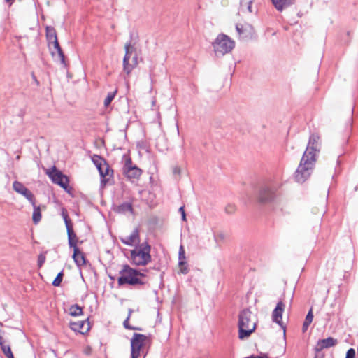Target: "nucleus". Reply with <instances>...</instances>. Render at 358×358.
<instances>
[{
	"mask_svg": "<svg viewBox=\"0 0 358 358\" xmlns=\"http://www.w3.org/2000/svg\"><path fill=\"white\" fill-rule=\"evenodd\" d=\"M320 136L317 134L310 136L307 148L295 172V179L299 183L304 182L311 175L320 151Z\"/></svg>",
	"mask_w": 358,
	"mask_h": 358,
	"instance_id": "f257e3e1",
	"label": "nucleus"
},
{
	"mask_svg": "<svg viewBox=\"0 0 358 358\" xmlns=\"http://www.w3.org/2000/svg\"><path fill=\"white\" fill-rule=\"evenodd\" d=\"M255 316L248 309L245 308L238 315V338L241 340L248 338L256 329Z\"/></svg>",
	"mask_w": 358,
	"mask_h": 358,
	"instance_id": "f03ea898",
	"label": "nucleus"
},
{
	"mask_svg": "<svg viewBox=\"0 0 358 358\" xmlns=\"http://www.w3.org/2000/svg\"><path fill=\"white\" fill-rule=\"evenodd\" d=\"M150 251L151 246L147 241L136 245L135 248L131 250L130 260L131 264L137 266H146L152 261Z\"/></svg>",
	"mask_w": 358,
	"mask_h": 358,
	"instance_id": "7ed1b4c3",
	"label": "nucleus"
},
{
	"mask_svg": "<svg viewBox=\"0 0 358 358\" xmlns=\"http://www.w3.org/2000/svg\"><path fill=\"white\" fill-rule=\"evenodd\" d=\"M120 277L118 278L117 282L119 285L128 284L129 285H143L145 282L141 278L145 277V274L137 269L130 267L125 264L120 271Z\"/></svg>",
	"mask_w": 358,
	"mask_h": 358,
	"instance_id": "20e7f679",
	"label": "nucleus"
},
{
	"mask_svg": "<svg viewBox=\"0 0 358 358\" xmlns=\"http://www.w3.org/2000/svg\"><path fill=\"white\" fill-rule=\"evenodd\" d=\"M234 46L235 42L224 34H220L213 43L214 52L217 57H222L230 52Z\"/></svg>",
	"mask_w": 358,
	"mask_h": 358,
	"instance_id": "39448f33",
	"label": "nucleus"
},
{
	"mask_svg": "<svg viewBox=\"0 0 358 358\" xmlns=\"http://www.w3.org/2000/svg\"><path fill=\"white\" fill-rule=\"evenodd\" d=\"M147 336L144 334L134 333L131 339V358H138L143 353V348L145 345Z\"/></svg>",
	"mask_w": 358,
	"mask_h": 358,
	"instance_id": "423d86ee",
	"label": "nucleus"
},
{
	"mask_svg": "<svg viewBox=\"0 0 358 358\" xmlns=\"http://www.w3.org/2000/svg\"><path fill=\"white\" fill-rule=\"evenodd\" d=\"M47 174L54 183L59 185L64 189L68 188L69 178L60 171L57 170L55 166H53L51 170L47 172Z\"/></svg>",
	"mask_w": 358,
	"mask_h": 358,
	"instance_id": "0eeeda50",
	"label": "nucleus"
},
{
	"mask_svg": "<svg viewBox=\"0 0 358 358\" xmlns=\"http://www.w3.org/2000/svg\"><path fill=\"white\" fill-rule=\"evenodd\" d=\"M123 174L129 179H138L142 173V170L134 165L131 158H128L122 169Z\"/></svg>",
	"mask_w": 358,
	"mask_h": 358,
	"instance_id": "6e6552de",
	"label": "nucleus"
},
{
	"mask_svg": "<svg viewBox=\"0 0 358 358\" xmlns=\"http://www.w3.org/2000/svg\"><path fill=\"white\" fill-rule=\"evenodd\" d=\"M138 65L137 54H131L129 49L125 50V55L123 59V70L129 75L132 70Z\"/></svg>",
	"mask_w": 358,
	"mask_h": 358,
	"instance_id": "1a4fd4ad",
	"label": "nucleus"
},
{
	"mask_svg": "<svg viewBox=\"0 0 358 358\" xmlns=\"http://www.w3.org/2000/svg\"><path fill=\"white\" fill-rule=\"evenodd\" d=\"M62 217L64 218V222L66 224V227L69 245L70 248H73V250H75L76 248H78L77 247L78 238L76 236V234L73 231L72 225L71 224V220H69L68 215L66 213H64V211L62 212Z\"/></svg>",
	"mask_w": 358,
	"mask_h": 358,
	"instance_id": "9d476101",
	"label": "nucleus"
},
{
	"mask_svg": "<svg viewBox=\"0 0 358 358\" xmlns=\"http://www.w3.org/2000/svg\"><path fill=\"white\" fill-rule=\"evenodd\" d=\"M275 194L273 188L267 185L263 186L259 193L258 199L261 203H268L274 200Z\"/></svg>",
	"mask_w": 358,
	"mask_h": 358,
	"instance_id": "9b49d317",
	"label": "nucleus"
},
{
	"mask_svg": "<svg viewBox=\"0 0 358 358\" xmlns=\"http://www.w3.org/2000/svg\"><path fill=\"white\" fill-rule=\"evenodd\" d=\"M120 239L122 243L129 246H132L134 245L136 246L141 244L140 230L138 228H135L129 236L124 238L120 237Z\"/></svg>",
	"mask_w": 358,
	"mask_h": 358,
	"instance_id": "f8f14e48",
	"label": "nucleus"
},
{
	"mask_svg": "<svg viewBox=\"0 0 358 358\" xmlns=\"http://www.w3.org/2000/svg\"><path fill=\"white\" fill-rule=\"evenodd\" d=\"M102 166H96L100 176H101V184L102 185H105L106 182L108 181L109 178L112 177L113 171L110 169L108 164L106 161V165Z\"/></svg>",
	"mask_w": 358,
	"mask_h": 358,
	"instance_id": "ddd939ff",
	"label": "nucleus"
},
{
	"mask_svg": "<svg viewBox=\"0 0 358 358\" xmlns=\"http://www.w3.org/2000/svg\"><path fill=\"white\" fill-rule=\"evenodd\" d=\"M337 343V340L332 337H328L324 339H320L317 342V344L315 347V352H319L324 348H329L335 346Z\"/></svg>",
	"mask_w": 358,
	"mask_h": 358,
	"instance_id": "4468645a",
	"label": "nucleus"
},
{
	"mask_svg": "<svg viewBox=\"0 0 358 358\" xmlns=\"http://www.w3.org/2000/svg\"><path fill=\"white\" fill-rule=\"evenodd\" d=\"M284 309H285V304L283 303V302L282 301H280L277 303L275 308L273 310V311L272 313L273 322L277 323L282 328H285L282 325V315Z\"/></svg>",
	"mask_w": 358,
	"mask_h": 358,
	"instance_id": "2eb2a0df",
	"label": "nucleus"
},
{
	"mask_svg": "<svg viewBox=\"0 0 358 358\" xmlns=\"http://www.w3.org/2000/svg\"><path fill=\"white\" fill-rule=\"evenodd\" d=\"M71 329L76 332L84 334L90 329V323L86 320L70 322Z\"/></svg>",
	"mask_w": 358,
	"mask_h": 358,
	"instance_id": "dca6fc26",
	"label": "nucleus"
},
{
	"mask_svg": "<svg viewBox=\"0 0 358 358\" xmlns=\"http://www.w3.org/2000/svg\"><path fill=\"white\" fill-rule=\"evenodd\" d=\"M50 49L52 50V55H55V52L57 53L58 57L62 64L65 65V57L64 54L62 50V48L59 45L57 39L52 41L50 45H49Z\"/></svg>",
	"mask_w": 358,
	"mask_h": 358,
	"instance_id": "f3484780",
	"label": "nucleus"
},
{
	"mask_svg": "<svg viewBox=\"0 0 358 358\" xmlns=\"http://www.w3.org/2000/svg\"><path fill=\"white\" fill-rule=\"evenodd\" d=\"M73 259L78 267L85 264L86 259L85 255L78 248H76L75 250H73Z\"/></svg>",
	"mask_w": 358,
	"mask_h": 358,
	"instance_id": "a211bd4d",
	"label": "nucleus"
},
{
	"mask_svg": "<svg viewBox=\"0 0 358 358\" xmlns=\"http://www.w3.org/2000/svg\"><path fill=\"white\" fill-rule=\"evenodd\" d=\"M275 8L278 11H282L288 6L292 5L295 0H271Z\"/></svg>",
	"mask_w": 358,
	"mask_h": 358,
	"instance_id": "6ab92c4d",
	"label": "nucleus"
},
{
	"mask_svg": "<svg viewBox=\"0 0 358 358\" xmlns=\"http://www.w3.org/2000/svg\"><path fill=\"white\" fill-rule=\"evenodd\" d=\"M134 209L131 202H124L117 207V212L124 214L127 212L133 213Z\"/></svg>",
	"mask_w": 358,
	"mask_h": 358,
	"instance_id": "aec40b11",
	"label": "nucleus"
},
{
	"mask_svg": "<svg viewBox=\"0 0 358 358\" xmlns=\"http://www.w3.org/2000/svg\"><path fill=\"white\" fill-rule=\"evenodd\" d=\"M253 0H241L240 1V9L241 12L252 13V4Z\"/></svg>",
	"mask_w": 358,
	"mask_h": 358,
	"instance_id": "412c9836",
	"label": "nucleus"
},
{
	"mask_svg": "<svg viewBox=\"0 0 358 358\" xmlns=\"http://www.w3.org/2000/svg\"><path fill=\"white\" fill-rule=\"evenodd\" d=\"M32 206L34 208L32 220L34 224H38L41 220V208L39 206L36 205V203H34V205Z\"/></svg>",
	"mask_w": 358,
	"mask_h": 358,
	"instance_id": "4be33fe9",
	"label": "nucleus"
},
{
	"mask_svg": "<svg viewBox=\"0 0 358 358\" xmlns=\"http://www.w3.org/2000/svg\"><path fill=\"white\" fill-rule=\"evenodd\" d=\"M313 320V314L312 311V308L308 311V314L306 315V317L305 318V320L303 324L302 330L303 332H305L307 331L308 327L312 323Z\"/></svg>",
	"mask_w": 358,
	"mask_h": 358,
	"instance_id": "5701e85b",
	"label": "nucleus"
},
{
	"mask_svg": "<svg viewBox=\"0 0 358 358\" xmlns=\"http://www.w3.org/2000/svg\"><path fill=\"white\" fill-rule=\"evenodd\" d=\"M46 36L48 41L49 45H50L52 41H55V39H57L55 29L50 27H47L46 28Z\"/></svg>",
	"mask_w": 358,
	"mask_h": 358,
	"instance_id": "b1692460",
	"label": "nucleus"
},
{
	"mask_svg": "<svg viewBox=\"0 0 358 358\" xmlns=\"http://www.w3.org/2000/svg\"><path fill=\"white\" fill-rule=\"evenodd\" d=\"M69 313L72 316H79L83 314L82 308L78 304L72 305L69 308Z\"/></svg>",
	"mask_w": 358,
	"mask_h": 358,
	"instance_id": "393cba45",
	"label": "nucleus"
},
{
	"mask_svg": "<svg viewBox=\"0 0 358 358\" xmlns=\"http://www.w3.org/2000/svg\"><path fill=\"white\" fill-rule=\"evenodd\" d=\"M13 189L18 194H22L27 189L22 182L14 181L13 183Z\"/></svg>",
	"mask_w": 358,
	"mask_h": 358,
	"instance_id": "a878e982",
	"label": "nucleus"
},
{
	"mask_svg": "<svg viewBox=\"0 0 358 358\" xmlns=\"http://www.w3.org/2000/svg\"><path fill=\"white\" fill-rule=\"evenodd\" d=\"M117 92V90H115L113 92H110L108 93L107 96L104 99V102H103V104H104L105 107H108L110 106V103L114 99V98H115V96L116 95Z\"/></svg>",
	"mask_w": 358,
	"mask_h": 358,
	"instance_id": "bb28decb",
	"label": "nucleus"
},
{
	"mask_svg": "<svg viewBox=\"0 0 358 358\" xmlns=\"http://www.w3.org/2000/svg\"><path fill=\"white\" fill-rule=\"evenodd\" d=\"M236 29L240 38H244L248 37L247 29L245 28L243 25L236 24Z\"/></svg>",
	"mask_w": 358,
	"mask_h": 358,
	"instance_id": "cd10ccee",
	"label": "nucleus"
},
{
	"mask_svg": "<svg viewBox=\"0 0 358 358\" xmlns=\"http://www.w3.org/2000/svg\"><path fill=\"white\" fill-rule=\"evenodd\" d=\"M92 160L96 166H102L101 164L106 165V159H103V157H100L99 155H94L92 157Z\"/></svg>",
	"mask_w": 358,
	"mask_h": 358,
	"instance_id": "c85d7f7f",
	"label": "nucleus"
},
{
	"mask_svg": "<svg viewBox=\"0 0 358 358\" xmlns=\"http://www.w3.org/2000/svg\"><path fill=\"white\" fill-rule=\"evenodd\" d=\"M132 312H133V310L131 309H129L128 316L126 318V320L124 321L123 325H124V328H126L127 329L141 330V329L135 327H132V326L129 325V318L131 317Z\"/></svg>",
	"mask_w": 358,
	"mask_h": 358,
	"instance_id": "c756f323",
	"label": "nucleus"
},
{
	"mask_svg": "<svg viewBox=\"0 0 358 358\" xmlns=\"http://www.w3.org/2000/svg\"><path fill=\"white\" fill-rule=\"evenodd\" d=\"M21 194L23 195L31 203V205H34L35 198H34V194H32V192L30 190L27 189L25 190V192H24Z\"/></svg>",
	"mask_w": 358,
	"mask_h": 358,
	"instance_id": "7c9ffc66",
	"label": "nucleus"
},
{
	"mask_svg": "<svg viewBox=\"0 0 358 358\" xmlns=\"http://www.w3.org/2000/svg\"><path fill=\"white\" fill-rule=\"evenodd\" d=\"M178 266L180 268V272L182 274H187L189 272V269L187 266V262L185 260H179L178 261Z\"/></svg>",
	"mask_w": 358,
	"mask_h": 358,
	"instance_id": "2f4dec72",
	"label": "nucleus"
},
{
	"mask_svg": "<svg viewBox=\"0 0 358 358\" xmlns=\"http://www.w3.org/2000/svg\"><path fill=\"white\" fill-rule=\"evenodd\" d=\"M63 276H64V273H63V271H62L61 272H59L57 274V275L53 280L52 285L55 287H59L61 285V282L62 281Z\"/></svg>",
	"mask_w": 358,
	"mask_h": 358,
	"instance_id": "473e14b6",
	"label": "nucleus"
},
{
	"mask_svg": "<svg viewBox=\"0 0 358 358\" xmlns=\"http://www.w3.org/2000/svg\"><path fill=\"white\" fill-rule=\"evenodd\" d=\"M1 350L8 358H14L10 345H8L7 346H3Z\"/></svg>",
	"mask_w": 358,
	"mask_h": 358,
	"instance_id": "72a5a7b5",
	"label": "nucleus"
},
{
	"mask_svg": "<svg viewBox=\"0 0 358 358\" xmlns=\"http://www.w3.org/2000/svg\"><path fill=\"white\" fill-rule=\"evenodd\" d=\"M127 48L129 49V52H131V54H137L136 53V47L134 46V45H132L131 41H129V43H127L124 45V49L127 50Z\"/></svg>",
	"mask_w": 358,
	"mask_h": 358,
	"instance_id": "f704fd0d",
	"label": "nucleus"
},
{
	"mask_svg": "<svg viewBox=\"0 0 358 358\" xmlns=\"http://www.w3.org/2000/svg\"><path fill=\"white\" fill-rule=\"evenodd\" d=\"M236 206L234 204H228L225 207V211L227 214H232L236 211Z\"/></svg>",
	"mask_w": 358,
	"mask_h": 358,
	"instance_id": "c9c22d12",
	"label": "nucleus"
},
{
	"mask_svg": "<svg viewBox=\"0 0 358 358\" xmlns=\"http://www.w3.org/2000/svg\"><path fill=\"white\" fill-rule=\"evenodd\" d=\"M185 252L182 245H180L179 253H178V260H185Z\"/></svg>",
	"mask_w": 358,
	"mask_h": 358,
	"instance_id": "e433bc0d",
	"label": "nucleus"
},
{
	"mask_svg": "<svg viewBox=\"0 0 358 358\" xmlns=\"http://www.w3.org/2000/svg\"><path fill=\"white\" fill-rule=\"evenodd\" d=\"M355 350L353 348H350L347 352L345 358H355Z\"/></svg>",
	"mask_w": 358,
	"mask_h": 358,
	"instance_id": "4c0bfd02",
	"label": "nucleus"
},
{
	"mask_svg": "<svg viewBox=\"0 0 358 358\" xmlns=\"http://www.w3.org/2000/svg\"><path fill=\"white\" fill-rule=\"evenodd\" d=\"M224 239V234L222 233H219L217 235L215 236V241L219 243L222 241H223Z\"/></svg>",
	"mask_w": 358,
	"mask_h": 358,
	"instance_id": "58836bf2",
	"label": "nucleus"
},
{
	"mask_svg": "<svg viewBox=\"0 0 358 358\" xmlns=\"http://www.w3.org/2000/svg\"><path fill=\"white\" fill-rule=\"evenodd\" d=\"M45 261V256L43 254L39 255L38 258V265L41 267Z\"/></svg>",
	"mask_w": 358,
	"mask_h": 358,
	"instance_id": "ea45409f",
	"label": "nucleus"
},
{
	"mask_svg": "<svg viewBox=\"0 0 358 358\" xmlns=\"http://www.w3.org/2000/svg\"><path fill=\"white\" fill-rule=\"evenodd\" d=\"M179 212L180 213V214L182 215V220H184V221L186 220V214L185 213L184 206H181L179 208Z\"/></svg>",
	"mask_w": 358,
	"mask_h": 358,
	"instance_id": "a19ab883",
	"label": "nucleus"
},
{
	"mask_svg": "<svg viewBox=\"0 0 358 358\" xmlns=\"http://www.w3.org/2000/svg\"><path fill=\"white\" fill-rule=\"evenodd\" d=\"M31 78H32L34 83L36 84V85L37 87H38L40 85V83H39V81L38 80L37 78L36 77L35 74L33 72L31 73Z\"/></svg>",
	"mask_w": 358,
	"mask_h": 358,
	"instance_id": "79ce46f5",
	"label": "nucleus"
},
{
	"mask_svg": "<svg viewBox=\"0 0 358 358\" xmlns=\"http://www.w3.org/2000/svg\"><path fill=\"white\" fill-rule=\"evenodd\" d=\"M173 173L174 175H180V169L178 166H175L173 169Z\"/></svg>",
	"mask_w": 358,
	"mask_h": 358,
	"instance_id": "37998d69",
	"label": "nucleus"
},
{
	"mask_svg": "<svg viewBox=\"0 0 358 358\" xmlns=\"http://www.w3.org/2000/svg\"><path fill=\"white\" fill-rule=\"evenodd\" d=\"M8 345H6L3 341V338L1 336H0V346H1V348L2 349L3 346H7Z\"/></svg>",
	"mask_w": 358,
	"mask_h": 358,
	"instance_id": "c03bdc74",
	"label": "nucleus"
},
{
	"mask_svg": "<svg viewBox=\"0 0 358 358\" xmlns=\"http://www.w3.org/2000/svg\"><path fill=\"white\" fill-rule=\"evenodd\" d=\"M256 358H268L266 355H264L262 356H256Z\"/></svg>",
	"mask_w": 358,
	"mask_h": 358,
	"instance_id": "a18cd8bd",
	"label": "nucleus"
},
{
	"mask_svg": "<svg viewBox=\"0 0 358 358\" xmlns=\"http://www.w3.org/2000/svg\"><path fill=\"white\" fill-rule=\"evenodd\" d=\"M13 1V0H5V1H6V2H8V3H9V2H12Z\"/></svg>",
	"mask_w": 358,
	"mask_h": 358,
	"instance_id": "49530a36",
	"label": "nucleus"
},
{
	"mask_svg": "<svg viewBox=\"0 0 358 358\" xmlns=\"http://www.w3.org/2000/svg\"><path fill=\"white\" fill-rule=\"evenodd\" d=\"M0 358H2V357L0 356Z\"/></svg>",
	"mask_w": 358,
	"mask_h": 358,
	"instance_id": "de8ad7c7",
	"label": "nucleus"
},
{
	"mask_svg": "<svg viewBox=\"0 0 358 358\" xmlns=\"http://www.w3.org/2000/svg\"><path fill=\"white\" fill-rule=\"evenodd\" d=\"M315 358H317V357H315Z\"/></svg>",
	"mask_w": 358,
	"mask_h": 358,
	"instance_id": "09e8293b",
	"label": "nucleus"
}]
</instances>
